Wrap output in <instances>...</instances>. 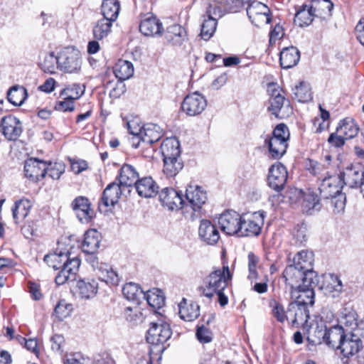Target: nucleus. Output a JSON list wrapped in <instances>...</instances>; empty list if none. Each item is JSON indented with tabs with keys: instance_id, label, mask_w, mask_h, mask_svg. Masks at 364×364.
Instances as JSON below:
<instances>
[{
	"instance_id": "obj_8",
	"label": "nucleus",
	"mask_w": 364,
	"mask_h": 364,
	"mask_svg": "<svg viewBox=\"0 0 364 364\" xmlns=\"http://www.w3.org/2000/svg\"><path fill=\"white\" fill-rule=\"evenodd\" d=\"M263 225L264 215L262 213L256 212L247 218L242 217L238 237L257 236L261 232Z\"/></svg>"
},
{
	"instance_id": "obj_45",
	"label": "nucleus",
	"mask_w": 364,
	"mask_h": 364,
	"mask_svg": "<svg viewBox=\"0 0 364 364\" xmlns=\"http://www.w3.org/2000/svg\"><path fill=\"white\" fill-rule=\"evenodd\" d=\"M27 90L20 85L11 87L7 93L8 100L15 106H21L27 98Z\"/></svg>"
},
{
	"instance_id": "obj_53",
	"label": "nucleus",
	"mask_w": 364,
	"mask_h": 364,
	"mask_svg": "<svg viewBox=\"0 0 364 364\" xmlns=\"http://www.w3.org/2000/svg\"><path fill=\"white\" fill-rule=\"evenodd\" d=\"M85 89L79 84H73L63 89L60 92V97L70 99L73 101L79 99L84 93Z\"/></svg>"
},
{
	"instance_id": "obj_28",
	"label": "nucleus",
	"mask_w": 364,
	"mask_h": 364,
	"mask_svg": "<svg viewBox=\"0 0 364 364\" xmlns=\"http://www.w3.org/2000/svg\"><path fill=\"white\" fill-rule=\"evenodd\" d=\"M98 291V283L94 279H80L77 283L76 293L82 299H90Z\"/></svg>"
},
{
	"instance_id": "obj_64",
	"label": "nucleus",
	"mask_w": 364,
	"mask_h": 364,
	"mask_svg": "<svg viewBox=\"0 0 364 364\" xmlns=\"http://www.w3.org/2000/svg\"><path fill=\"white\" fill-rule=\"evenodd\" d=\"M225 7L221 4L218 5L215 3L210 4L206 11V16L208 18L211 17L216 20L217 17L222 16Z\"/></svg>"
},
{
	"instance_id": "obj_57",
	"label": "nucleus",
	"mask_w": 364,
	"mask_h": 364,
	"mask_svg": "<svg viewBox=\"0 0 364 364\" xmlns=\"http://www.w3.org/2000/svg\"><path fill=\"white\" fill-rule=\"evenodd\" d=\"M248 271L249 274L247 278L251 282L255 281L258 279V273L257 271V265L259 262V257L253 252H250L248 254Z\"/></svg>"
},
{
	"instance_id": "obj_30",
	"label": "nucleus",
	"mask_w": 364,
	"mask_h": 364,
	"mask_svg": "<svg viewBox=\"0 0 364 364\" xmlns=\"http://www.w3.org/2000/svg\"><path fill=\"white\" fill-rule=\"evenodd\" d=\"M139 30L146 36H160L163 26L159 19L156 17L150 16L141 21Z\"/></svg>"
},
{
	"instance_id": "obj_25",
	"label": "nucleus",
	"mask_w": 364,
	"mask_h": 364,
	"mask_svg": "<svg viewBox=\"0 0 364 364\" xmlns=\"http://www.w3.org/2000/svg\"><path fill=\"white\" fill-rule=\"evenodd\" d=\"M122 186L116 182L109 184L104 190L100 205L107 208L114 206L119 201L122 193Z\"/></svg>"
},
{
	"instance_id": "obj_61",
	"label": "nucleus",
	"mask_w": 364,
	"mask_h": 364,
	"mask_svg": "<svg viewBox=\"0 0 364 364\" xmlns=\"http://www.w3.org/2000/svg\"><path fill=\"white\" fill-rule=\"evenodd\" d=\"M124 314L125 319L131 323L135 324L141 321L142 314L137 307H127Z\"/></svg>"
},
{
	"instance_id": "obj_21",
	"label": "nucleus",
	"mask_w": 364,
	"mask_h": 364,
	"mask_svg": "<svg viewBox=\"0 0 364 364\" xmlns=\"http://www.w3.org/2000/svg\"><path fill=\"white\" fill-rule=\"evenodd\" d=\"M184 205L190 206L193 211L199 210L207 200L206 193L198 186H189L186 188Z\"/></svg>"
},
{
	"instance_id": "obj_50",
	"label": "nucleus",
	"mask_w": 364,
	"mask_h": 364,
	"mask_svg": "<svg viewBox=\"0 0 364 364\" xmlns=\"http://www.w3.org/2000/svg\"><path fill=\"white\" fill-rule=\"evenodd\" d=\"M122 294L129 301H137L141 296H143L144 291L137 284L129 282L124 285Z\"/></svg>"
},
{
	"instance_id": "obj_6",
	"label": "nucleus",
	"mask_w": 364,
	"mask_h": 364,
	"mask_svg": "<svg viewBox=\"0 0 364 364\" xmlns=\"http://www.w3.org/2000/svg\"><path fill=\"white\" fill-rule=\"evenodd\" d=\"M343 184L350 188H360L364 183V166L350 164L340 173Z\"/></svg>"
},
{
	"instance_id": "obj_11",
	"label": "nucleus",
	"mask_w": 364,
	"mask_h": 364,
	"mask_svg": "<svg viewBox=\"0 0 364 364\" xmlns=\"http://www.w3.org/2000/svg\"><path fill=\"white\" fill-rule=\"evenodd\" d=\"M207 106V100L198 92L188 95L181 105L182 110L189 116H196L202 113Z\"/></svg>"
},
{
	"instance_id": "obj_47",
	"label": "nucleus",
	"mask_w": 364,
	"mask_h": 364,
	"mask_svg": "<svg viewBox=\"0 0 364 364\" xmlns=\"http://www.w3.org/2000/svg\"><path fill=\"white\" fill-rule=\"evenodd\" d=\"M163 171L167 177L176 176L183 167L181 158L163 159Z\"/></svg>"
},
{
	"instance_id": "obj_52",
	"label": "nucleus",
	"mask_w": 364,
	"mask_h": 364,
	"mask_svg": "<svg viewBox=\"0 0 364 364\" xmlns=\"http://www.w3.org/2000/svg\"><path fill=\"white\" fill-rule=\"evenodd\" d=\"M217 26V20L213 18H205L201 26L200 36L205 40H209L215 32Z\"/></svg>"
},
{
	"instance_id": "obj_5",
	"label": "nucleus",
	"mask_w": 364,
	"mask_h": 364,
	"mask_svg": "<svg viewBox=\"0 0 364 364\" xmlns=\"http://www.w3.org/2000/svg\"><path fill=\"white\" fill-rule=\"evenodd\" d=\"M82 65V57L80 51L73 47H67L58 54V69L75 73L80 71Z\"/></svg>"
},
{
	"instance_id": "obj_42",
	"label": "nucleus",
	"mask_w": 364,
	"mask_h": 364,
	"mask_svg": "<svg viewBox=\"0 0 364 364\" xmlns=\"http://www.w3.org/2000/svg\"><path fill=\"white\" fill-rule=\"evenodd\" d=\"M114 73L120 81L130 78L134 74V67L131 62L119 60L114 67Z\"/></svg>"
},
{
	"instance_id": "obj_13",
	"label": "nucleus",
	"mask_w": 364,
	"mask_h": 364,
	"mask_svg": "<svg viewBox=\"0 0 364 364\" xmlns=\"http://www.w3.org/2000/svg\"><path fill=\"white\" fill-rule=\"evenodd\" d=\"M0 129L4 136L9 141L17 140L23 131L21 122L12 115H7L1 118Z\"/></svg>"
},
{
	"instance_id": "obj_36",
	"label": "nucleus",
	"mask_w": 364,
	"mask_h": 364,
	"mask_svg": "<svg viewBox=\"0 0 364 364\" xmlns=\"http://www.w3.org/2000/svg\"><path fill=\"white\" fill-rule=\"evenodd\" d=\"M179 315L181 319L192 321L200 315V307L196 303H187L186 299H183L179 304Z\"/></svg>"
},
{
	"instance_id": "obj_27",
	"label": "nucleus",
	"mask_w": 364,
	"mask_h": 364,
	"mask_svg": "<svg viewBox=\"0 0 364 364\" xmlns=\"http://www.w3.org/2000/svg\"><path fill=\"white\" fill-rule=\"evenodd\" d=\"M165 38L173 46H181L188 39L186 31L178 24H172L167 27Z\"/></svg>"
},
{
	"instance_id": "obj_3",
	"label": "nucleus",
	"mask_w": 364,
	"mask_h": 364,
	"mask_svg": "<svg viewBox=\"0 0 364 364\" xmlns=\"http://www.w3.org/2000/svg\"><path fill=\"white\" fill-rule=\"evenodd\" d=\"M289 132L284 124H278L272 132V136L265 139L271 156L274 159H280L287 151Z\"/></svg>"
},
{
	"instance_id": "obj_62",
	"label": "nucleus",
	"mask_w": 364,
	"mask_h": 364,
	"mask_svg": "<svg viewBox=\"0 0 364 364\" xmlns=\"http://www.w3.org/2000/svg\"><path fill=\"white\" fill-rule=\"evenodd\" d=\"M272 314L277 320L281 323L288 321V312L285 311L284 306L276 301H273Z\"/></svg>"
},
{
	"instance_id": "obj_2",
	"label": "nucleus",
	"mask_w": 364,
	"mask_h": 364,
	"mask_svg": "<svg viewBox=\"0 0 364 364\" xmlns=\"http://www.w3.org/2000/svg\"><path fill=\"white\" fill-rule=\"evenodd\" d=\"M232 279V274L228 266L211 272L203 281V284L198 288L200 296L212 299L215 292L225 290Z\"/></svg>"
},
{
	"instance_id": "obj_22",
	"label": "nucleus",
	"mask_w": 364,
	"mask_h": 364,
	"mask_svg": "<svg viewBox=\"0 0 364 364\" xmlns=\"http://www.w3.org/2000/svg\"><path fill=\"white\" fill-rule=\"evenodd\" d=\"M198 235L203 242L210 245L216 244L220 239V233L216 226L208 220H201Z\"/></svg>"
},
{
	"instance_id": "obj_10",
	"label": "nucleus",
	"mask_w": 364,
	"mask_h": 364,
	"mask_svg": "<svg viewBox=\"0 0 364 364\" xmlns=\"http://www.w3.org/2000/svg\"><path fill=\"white\" fill-rule=\"evenodd\" d=\"M242 216L235 211L228 210L218 218V224L221 230L228 235L238 237Z\"/></svg>"
},
{
	"instance_id": "obj_7",
	"label": "nucleus",
	"mask_w": 364,
	"mask_h": 364,
	"mask_svg": "<svg viewBox=\"0 0 364 364\" xmlns=\"http://www.w3.org/2000/svg\"><path fill=\"white\" fill-rule=\"evenodd\" d=\"M172 331L170 325L162 321L151 322L147 331L146 341L148 343L158 346L166 343L171 336Z\"/></svg>"
},
{
	"instance_id": "obj_43",
	"label": "nucleus",
	"mask_w": 364,
	"mask_h": 364,
	"mask_svg": "<svg viewBox=\"0 0 364 364\" xmlns=\"http://www.w3.org/2000/svg\"><path fill=\"white\" fill-rule=\"evenodd\" d=\"M120 9L118 0H104L102 4V14L103 18L115 21L118 17Z\"/></svg>"
},
{
	"instance_id": "obj_32",
	"label": "nucleus",
	"mask_w": 364,
	"mask_h": 364,
	"mask_svg": "<svg viewBox=\"0 0 364 364\" xmlns=\"http://www.w3.org/2000/svg\"><path fill=\"white\" fill-rule=\"evenodd\" d=\"M163 159L181 158L180 143L176 137L164 139L161 145Z\"/></svg>"
},
{
	"instance_id": "obj_39",
	"label": "nucleus",
	"mask_w": 364,
	"mask_h": 364,
	"mask_svg": "<svg viewBox=\"0 0 364 364\" xmlns=\"http://www.w3.org/2000/svg\"><path fill=\"white\" fill-rule=\"evenodd\" d=\"M99 279L111 285H117L119 278L117 273L106 263H100L97 268V274Z\"/></svg>"
},
{
	"instance_id": "obj_35",
	"label": "nucleus",
	"mask_w": 364,
	"mask_h": 364,
	"mask_svg": "<svg viewBox=\"0 0 364 364\" xmlns=\"http://www.w3.org/2000/svg\"><path fill=\"white\" fill-rule=\"evenodd\" d=\"M100 235L95 230H87L84 235L82 250L85 253H95L100 247Z\"/></svg>"
},
{
	"instance_id": "obj_60",
	"label": "nucleus",
	"mask_w": 364,
	"mask_h": 364,
	"mask_svg": "<svg viewBox=\"0 0 364 364\" xmlns=\"http://www.w3.org/2000/svg\"><path fill=\"white\" fill-rule=\"evenodd\" d=\"M270 106L268 109L277 117H279L281 111L284 106L286 102L284 96L269 99Z\"/></svg>"
},
{
	"instance_id": "obj_4",
	"label": "nucleus",
	"mask_w": 364,
	"mask_h": 364,
	"mask_svg": "<svg viewBox=\"0 0 364 364\" xmlns=\"http://www.w3.org/2000/svg\"><path fill=\"white\" fill-rule=\"evenodd\" d=\"M283 277L292 291L306 283H308L307 285L318 284L319 275L316 272H306L292 264L285 268Z\"/></svg>"
},
{
	"instance_id": "obj_44",
	"label": "nucleus",
	"mask_w": 364,
	"mask_h": 364,
	"mask_svg": "<svg viewBox=\"0 0 364 364\" xmlns=\"http://www.w3.org/2000/svg\"><path fill=\"white\" fill-rule=\"evenodd\" d=\"M316 18L310 5H303L296 11L294 17L295 23L299 26H309Z\"/></svg>"
},
{
	"instance_id": "obj_16",
	"label": "nucleus",
	"mask_w": 364,
	"mask_h": 364,
	"mask_svg": "<svg viewBox=\"0 0 364 364\" xmlns=\"http://www.w3.org/2000/svg\"><path fill=\"white\" fill-rule=\"evenodd\" d=\"M71 206L80 223H88L91 221L94 211L90 208L88 198L78 196L73 200Z\"/></svg>"
},
{
	"instance_id": "obj_40",
	"label": "nucleus",
	"mask_w": 364,
	"mask_h": 364,
	"mask_svg": "<svg viewBox=\"0 0 364 364\" xmlns=\"http://www.w3.org/2000/svg\"><path fill=\"white\" fill-rule=\"evenodd\" d=\"M31 208V203L28 199L22 198L15 202L14 206L12 208V214L16 224H18L26 218Z\"/></svg>"
},
{
	"instance_id": "obj_9",
	"label": "nucleus",
	"mask_w": 364,
	"mask_h": 364,
	"mask_svg": "<svg viewBox=\"0 0 364 364\" xmlns=\"http://www.w3.org/2000/svg\"><path fill=\"white\" fill-rule=\"evenodd\" d=\"M247 14L252 23L256 26L267 24L271 20L269 8L257 1H252L248 4Z\"/></svg>"
},
{
	"instance_id": "obj_59",
	"label": "nucleus",
	"mask_w": 364,
	"mask_h": 364,
	"mask_svg": "<svg viewBox=\"0 0 364 364\" xmlns=\"http://www.w3.org/2000/svg\"><path fill=\"white\" fill-rule=\"evenodd\" d=\"M294 238L296 240V242L300 245L304 244L307 241V227L305 224H298L293 232Z\"/></svg>"
},
{
	"instance_id": "obj_31",
	"label": "nucleus",
	"mask_w": 364,
	"mask_h": 364,
	"mask_svg": "<svg viewBox=\"0 0 364 364\" xmlns=\"http://www.w3.org/2000/svg\"><path fill=\"white\" fill-rule=\"evenodd\" d=\"M300 60V53L294 46L284 48L280 52V64L284 69L291 68L295 66Z\"/></svg>"
},
{
	"instance_id": "obj_17",
	"label": "nucleus",
	"mask_w": 364,
	"mask_h": 364,
	"mask_svg": "<svg viewBox=\"0 0 364 364\" xmlns=\"http://www.w3.org/2000/svg\"><path fill=\"white\" fill-rule=\"evenodd\" d=\"M319 279H318V284H311V285L302 284V286L292 290L291 291V297L295 299L294 302L299 304H304L306 307L308 305L312 306L314 304V288L319 285Z\"/></svg>"
},
{
	"instance_id": "obj_38",
	"label": "nucleus",
	"mask_w": 364,
	"mask_h": 364,
	"mask_svg": "<svg viewBox=\"0 0 364 364\" xmlns=\"http://www.w3.org/2000/svg\"><path fill=\"white\" fill-rule=\"evenodd\" d=\"M139 174L134 166L124 164L120 169L119 176V184L122 187H129L139 180Z\"/></svg>"
},
{
	"instance_id": "obj_48",
	"label": "nucleus",
	"mask_w": 364,
	"mask_h": 364,
	"mask_svg": "<svg viewBox=\"0 0 364 364\" xmlns=\"http://www.w3.org/2000/svg\"><path fill=\"white\" fill-rule=\"evenodd\" d=\"M112 22L105 18L97 21L92 30L94 38L97 40H101L107 37L111 32Z\"/></svg>"
},
{
	"instance_id": "obj_14",
	"label": "nucleus",
	"mask_w": 364,
	"mask_h": 364,
	"mask_svg": "<svg viewBox=\"0 0 364 364\" xmlns=\"http://www.w3.org/2000/svg\"><path fill=\"white\" fill-rule=\"evenodd\" d=\"M343 182L341 178L337 175H327L319 184V191L322 198L328 199L331 196H336L341 192Z\"/></svg>"
},
{
	"instance_id": "obj_12",
	"label": "nucleus",
	"mask_w": 364,
	"mask_h": 364,
	"mask_svg": "<svg viewBox=\"0 0 364 364\" xmlns=\"http://www.w3.org/2000/svg\"><path fill=\"white\" fill-rule=\"evenodd\" d=\"M287 177L286 167L280 163H276L269 168L267 178L268 186L279 193L284 188Z\"/></svg>"
},
{
	"instance_id": "obj_34",
	"label": "nucleus",
	"mask_w": 364,
	"mask_h": 364,
	"mask_svg": "<svg viewBox=\"0 0 364 364\" xmlns=\"http://www.w3.org/2000/svg\"><path fill=\"white\" fill-rule=\"evenodd\" d=\"M321 204L318 196L312 191L303 194L301 203L302 211L308 215H312L320 210Z\"/></svg>"
},
{
	"instance_id": "obj_41",
	"label": "nucleus",
	"mask_w": 364,
	"mask_h": 364,
	"mask_svg": "<svg viewBox=\"0 0 364 364\" xmlns=\"http://www.w3.org/2000/svg\"><path fill=\"white\" fill-rule=\"evenodd\" d=\"M346 333L341 326H334L327 330V336L326 337V343L332 347L336 348L341 346Z\"/></svg>"
},
{
	"instance_id": "obj_19",
	"label": "nucleus",
	"mask_w": 364,
	"mask_h": 364,
	"mask_svg": "<svg viewBox=\"0 0 364 364\" xmlns=\"http://www.w3.org/2000/svg\"><path fill=\"white\" fill-rule=\"evenodd\" d=\"M288 321L292 326H299L307 323L309 318V311L308 307L304 304H299L292 301L289 304L287 307Z\"/></svg>"
},
{
	"instance_id": "obj_63",
	"label": "nucleus",
	"mask_w": 364,
	"mask_h": 364,
	"mask_svg": "<svg viewBox=\"0 0 364 364\" xmlns=\"http://www.w3.org/2000/svg\"><path fill=\"white\" fill-rule=\"evenodd\" d=\"M50 341L52 350L62 354L65 346L64 337L60 334H55L50 338Z\"/></svg>"
},
{
	"instance_id": "obj_49",
	"label": "nucleus",
	"mask_w": 364,
	"mask_h": 364,
	"mask_svg": "<svg viewBox=\"0 0 364 364\" xmlns=\"http://www.w3.org/2000/svg\"><path fill=\"white\" fill-rule=\"evenodd\" d=\"M143 297L146 299L149 305L154 309H160L165 304V297L162 291L158 289L149 290L146 293L144 292Z\"/></svg>"
},
{
	"instance_id": "obj_56",
	"label": "nucleus",
	"mask_w": 364,
	"mask_h": 364,
	"mask_svg": "<svg viewBox=\"0 0 364 364\" xmlns=\"http://www.w3.org/2000/svg\"><path fill=\"white\" fill-rule=\"evenodd\" d=\"M41 68L46 73H54L55 69L58 68V55L55 56L53 53L47 55L41 63Z\"/></svg>"
},
{
	"instance_id": "obj_51",
	"label": "nucleus",
	"mask_w": 364,
	"mask_h": 364,
	"mask_svg": "<svg viewBox=\"0 0 364 364\" xmlns=\"http://www.w3.org/2000/svg\"><path fill=\"white\" fill-rule=\"evenodd\" d=\"M294 97L301 102H308L311 99V87L309 84L301 82L293 90Z\"/></svg>"
},
{
	"instance_id": "obj_1",
	"label": "nucleus",
	"mask_w": 364,
	"mask_h": 364,
	"mask_svg": "<svg viewBox=\"0 0 364 364\" xmlns=\"http://www.w3.org/2000/svg\"><path fill=\"white\" fill-rule=\"evenodd\" d=\"M44 261L54 269H60L55 277V282L58 285L76 279L80 266V259L78 257H72L68 251H59L46 255L44 257Z\"/></svg>"
},
{
	"instance_id": "obj_20",
	"label": "nucleus",
	"mask_w": 364,
	"mask_h": 364,
	"mask_svg": "<svg viewBox=\"0 0 364 364\" xmlns=\"http://www.w3.org/2000/svg\"><path fill=\"white\" fill-rule=\"evenodd\" d=\"M363 347V343L359 335L355 333H348L343 339L341 346L337 348L341 350V353L344 357H350L358 353Z\"/></svg>"
},
{
	"instance_id": "obj_24",
	"label": "nucleus",
	"mask_w": 364,
	"mask_h": 364,
	"mask_svg": "<svg viewBox=\"0 0 364 364\" xmlns=\"http://www.w3.org/2000/svg\"><path fill=\"white\" fill-rule=\"evenodd\" d=\"M162 129L155 124H146L141 127V138L143 148L146 145L151 146L154 143L157 142L161 138Z\"/></svg>"
},
{
	"instance_id": "obj_58",
	"label": "nucleus",
	"mask_w": 364,
	"mask_h": 364,
	"mask_svg": "<svg viewBox=\"0 0 364 364\" xmlns=\"http://www.w3.org/2000/svg\"><path fill=\"white\" fill-rule=\"evenodd\" d=\"M65 166L62 162L47 163L46 173L53 179H59L60 176L65 172Z\"/></svg>"
},
{
	"instance_id": "obj_54",
	"label": "nucleus",
	"mask_w": 364,
	"mask_h": 364,
	"mask_svg": "<svg viewBox=\"0 0 364 364\" xmlns=\"http://www.w3.org/2000/svg\"><path fill=\"white\" fill-rule=\"evenodd\" d=\"M73 310V307L71 304L65 300H60L54 309V314L58 320L63 321L71 314Z\"/></svg>"
},
{
	"instance_id": "obj_33",
	"label": "nucleus",
	"mask_w": 364,
	"mask_h": 364,
	"mask_svg": "<svg viewBox=\"0 0 364 364\" xmlns=\"http://www.w3.org/2000/svg\"><path fill=\"white\" fill-rule=\"evenodd\" d=\"M314 257L312 252L301 250L294 257L293 264L306 272H314L313 270Z\"/></svg>"
},
{
	"instance_id": "obj_29",
	"label": "nucleus",
	"mask_w": 364,
	"mask_h": 364,
	"mask_svg": "<svg viewBox=\"0 0 364 364\" xmlns=\"http://www.w3.org/2000/svg\"><path fill=\"white\" fill-rule=\"evenodd\" d=\"M310 6L316 18L326 20L332 16L333 4L330 0H311Z\"/></svg>"
},
{
	"instance_id": "obj_37",
	"label": "nucleus",
	"mask_w": 364,
	"mask_h": 364,
	"mask_svg": "<svg viewBox=\"0 0 364 364\" xmlns=\"http://www.w3.org/2000/svg\"><path fill=\"white\" fill-rule=\"evenodd\" d=\"M337 133L343 135L346 139H350L357 136L359 127L352 118H345L340 121L336 128Z\"/></svg>"
},
{
	"instance_id": "obj_15",
	"label": "nucleus",
	"mask_w": 364,
	"mask_h": 364,
	"mask_svg": "<svg viewBox=\"0 0 364 364\" xmlns=\"http://www.w3.org/2000/svg\"><path fill=\"white\" fill-rule=\"evenodd\" d=\"M47 172V162L31 158L25 161V176L31 181H38L43 178Z\"/></svg>"
},
{
	"instance_id": "obj_23",
	"label": "nucleus",
	"mask_w": 364,
	"mask_h": 364,
	"mask_svg": "<svg viewBox=\"0 0 364 364\" xmlns=\"http://www.w3.org/2000/svg\"><path fill=\"white\" fill-rule=\"evenodd\" d=\"M319 289H325L328 292L333 293V296H337L343 290V284L339 277L333 274L319 276Z\"/></svg>"
},
{
	"instance_id": "obj_46",
	"label": "nucleus",
	"mask_w": 364,
	"mask_h": 364,
	"mask_svg": "<svg viewBox=\"0 0 364 364\" xmlns=\"http://www.w3.org/2000/svg\"><path fill=\"white\" fill-rule=\"evenodd\" d=\"M339 322L346 327L354 329L358 325V315L356 311L352 307H343L341 313Z\"/></svg>"
},
{
	"instance_id": "obj_18",
	"label": "nucleus",
	"mask_w": 364,
	"mask_h": 364,
	"mask_svg": "<svg viewBox=\"0 0 364 364\" xmlns=\"http://www.w3.org/2000/svg\"><path fill=\"white\" fill-rule=\"evenodd\" d=\"M159 200L164 206L171 210H179L185 204L181 195L172 188H163L159 193Z\"/></svg>"
},
{
	"instance_id": "obj_55",
	"label": "nucleus",
	"mask_w": 364,
	"mask_h": 364,
	"mask_svg": "<svg viewBox=\"0 0 364 364\" xmlns=\"http://www.w3.org/2000/svg\"><path fill=\"white\" fill-rule=\"evenodd\" d=\"M328 200H329L328 203L335 213H341L344 211L346 201V197L344 193L331 196Z\"/></svg>"
},
{
	"instance_id": "obj_26",
	"label": "nucleus",
	"mask_w": 364,
	"mask_h": 364,
	"mask_svg": "<svg viewBox=\"0 0 364 364\" xmlns=\"http://www.w3.org/2000/svg\"><path fill=\"white\" fill-rule=\"evenodd\" d=\"M138 195L143 198H152L159 192V186L151 177H144L135 183Z\"/></svg>"
}]
</instances>
